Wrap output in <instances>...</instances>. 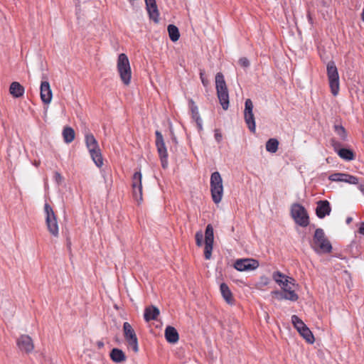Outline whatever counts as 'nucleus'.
Returning a JSON list of instances; mask_svg holds the SVG:
<instances>
[{
    "mask_svg": "<svg viewBox=\"0 0 364 364\" xmlns=\"http://www.w3.org/2000/svg\"><path fill=\"white\" fill-rule=\"evenodd\" d=\"M311 246L318 253H328L332 250V246L321 228L315 230Z\"/></svg>",
    "mask_w": 364,
    "mask_h": 364,
    "instance_id": "obj_1",
    "label": "nucleus"
},
{
    "mask_svg": "<svg viewBox=\"0 0 364 364\" xmlns=\"http://www.w3.org/2000/svg\"><path fill=\"white\" fill-rule=\"evenodd\" d=\"M215 87L219 102L223 109L227 110L230 103L229 94L224 76L221 73H218L215 75Z\"/></svg>",
    "mask_w": 364,
    "mask_h": 364,
    "instance_id": "obj_2",
    "label": "nucleus"
},
{
    "mask_svg": "<svg viewBox=\"0 0 364 364\" xmlns=\"http://www.w3.org/2000/svg\"><path fill=\"white\" fill-rule=\"evenodd\" d=\"M117 71L122 82L129 85L131 82L132 70L128 57L124 53L119 55L117 63Z\"/></svg>",
    "mask_w": 364,
    "mask_h": 364,
    "instance_id": "obj_3",
    "label": "nucleus"
},
{
    "mask_svg": "<svg viewBox=\"0 0 364 364\" xmlns=\"http://www.w3.org/2000/svg\"><path fill=\"white\" fill-rule=\"evenodd\" d=\"M85 143L92 161L97 167H101L103 165V159L98 142L94 135L87 134L85 135Z\"/></svg>",
    "mask_w": 364,
    "mask_h": 364,
    "instance_id": "obj_4",
    "label": "nucleus"
},
{
    "mask_svg": "<svg viewBox=\"0 0 364 364\" xmlns=\"http://www.w3.org/2000/svg\"><path fill=\"white\" fill-rule=\"evenodd\" d=\"M210 192L215 203H219L223 196V179L219 172L215 171L210 176Z\"/></svg>",
    "mask_w": 364,
    "mask_h": 364,
    "instance_id": "obj_5",
    "label": "nucleus"
},
{
    "mask_svg": "<svg viewBox=\"0 0 364 364\" xmlns=\"http://www.w3.org/2000/svg\"><path fill=\"white\" fill-rule=\"evenodd\" d=\"M44 210L46 213V223L48 232L55 237L59 236V227L55 215L51 206L46 203L44 205Z\"/></svg>",
    "mask_w": 364,
    "mask_h": 364,
    "instance_id": "obj_6",
    "label": "nucleus"
},
{
    "mask_svg": "<svg viewBox=\"0 0 364 364\" xmlns=\"http://www.w3.org/2000/svg\"><path fill=\"white\" fill-rule=\"evenodd\" d=\"M326 69L331 92L333 96H336L339 92V75L335 63L328 62Z\"/></svg>",
    "mask_w": 364,
    "mask_h": 364,
    "instance_id": "obj_7",
    "label": "nucleus"
},
{
    "mask_svg": "<svg viewBox=\"0 0 364 364\" xmlns=\"http://www.w3.org/2000/svg\"><path fill=\"white\" fill-rule=\"evenodd\" d=\"M291 213L296 223L300 226L306 227L309 225V215L302 205L294 204L291 207Z\"/></svg>",
    "mask_w": 364,
    "mask_h": 364,
    "instance_id": "obj_8",
    "label": "nucleus"
},
{
    "mask_svg": "<svg viewBox=\"0 0 364 364\" xmlns=\"http://www.w3.org/2000/svg\"><path fill=\"white\" fill-rule=\"evenodd\" d=\"M123 333L128 346L132 348L134 353H137L139 351L138 338L134 328L129 323H124Z\"/></svg>",
    "mask_w": 364,
    "mask_h": 364,
    "instance_id": "obj_9",
    "label": "nucleus"
},
{
    "mask_svg": "<svg viewBox=\"0 0 364 364\" xmlns=\"http://www.w3.org/2000/svg\"><path fill=\"white\" fill-rule=\"evenodd\" d=\"M253 107L252 101L250 99H247L245 102L244 119L250 131L252 133H255L256 124Z\"/></svg>",
    "mask_w": 364,
    "mask_h": 364,
    "instance_id": "obj_10",
    "label": "nucleus"
},
{
    "mask_svg": "<svg viewBox=\"0 0 364 364\" xmlns=\"http://www.w3.org/2000/svg\"><path fill=\"white\" fill-rule=\"evenodd\" d=\"M156 146L157 148V151L159 155L161 166L164 168H166L168 165L167 157L168 153L166 147V144L164 142V139L162 134L159 131H156Z\"/></svg>",
    "mask_w": 364,
    "mask_h": 364,
    "instance_id": "obj_11",
    "label": "nucleus"
},
{
    "mask_svg": "<svg viewBox=\"0 0 364 364\" xmlns=\"http://www.w3.org/2000/svg\"><path fill=\"white\" fill-rule=\"evenodd\" d=\"M234 267L240 272L254 270L259 267V262L254 259H240L236 260Z\"/></svg>",
    "mask_w": 364,
    "mask_h": 364,
    "instance_id": "obj_12",
    "label": "nucleus"
},
{
    "mask_svg": "<svg viewBox=\"0 0 364 364\" xmlns=\"http://www.w3.org/2000/svg\"><path fill=\"white\" fill-rule=\"evenodd\" d=\"M141 173L136 172L132 177L133 195L137 201L142 200V185H141Z\"/></svg>",
    "mask_w": 364,
    "mask_h": 364,
    "instance_id": "obj_13",
    "label": "nucleus"
},
{
    "mask_svg": "<svg viewBox=\"0 0 364 364\" xmlns=\"http://www.w3.org/2000/svg\"><path fill=\"white\" fill-rule=\"evenodd\" d=\"M293 285H289L286 287H282V291H275L272 294L278 295L279 299H286L291 301H296L299 296L292 289Z\"/></svg>",
    "mask_w": 364,
    "mask_h": 364,
    "instance_id": "obj_14",
    "label": "nucleus"
},
{
    "mask_svg": "<svg viewBox=\"0 0 364 364\" xmlns=\"http://www.w3.org/2000/svg\"><path fill=\"white\" fill-rule=\"evenodd\" d=\"M40 90L42 102L46 105L50 104L53 98V92L49 82L48 81L41 82Z\"/></svg>",
    "mask_w": 364,
    "mask_h": 364,
    "instance_id": "obj_15",
    "label": "nucleus"
},
{
    "mask_svg": "<svg viewBox=\"0 0 364 364\" xmlns=\"http://www.w3.org/2000/svg\"><path fill=\"white\" fill-rule=\"evenodd\" d=\"M17 345L21 351L26 353H30L34 348L31 338L27 335L21 336L17 341Z\"/></svg>",
    "mask_w": 364,
    "mask_h": 364,
    "instance_id": "obj_16",
    "label": "nucleus"
},
{
    "mask_svg": "<svg viewBox=\"0 0 364 364\" xmlns=\"http://www.w3.org/2000/svg\"><path fill=\"white\" fill-rule=\"evenodd\" d=\"M272 278L282 288L288 287L289 285L295 286L294 279L293 278L287 277L280 272H274Z\"/></svg>",
    "mask_w": 364,
    "mask_h": 364,
    "instance_id": "obj_17",
    "label": "nucleus"
},
{
    "mask_svg": "<svg viewBox=\"0 0 364 364\" xmlns=\"http://www.w3.org/2000/svg\"><path fill=\"white\" fill-rule=\"evenodd\" d=\"M145 3L149 18L155 23H158L159 12L156 4V0H145Z\"/></svg>",
    "mask_w": 364,
    "mask_h": 364,
    "instance_id": "obj_18",
    "label": "nucleus"
},
{
    "mask_svg": "<svg viewBox=\"0 0 364 364\" xmlns=\"http://www.w3.org/2000/svg\"><path fill=\"white\" fill-rule=\"evenodd\" d=\"M331 210V208L328 200H319L317 202L316 213L319 218H323L326 215H328Z\"/></svg>",
    "mask_w": 364,
    "mask_h": 364,
    "instance_id": "obj_19",
    "label": "nucleus"
},
{
    "mask_svg": "<svg viewBox=\"0 0 364 364\" xmlns=\"http://www.w3.org/2000/svg\"><path fill=\"white\" fill-rule=\"evenodd\" d=\"M159 309L155 306H149L145 308L144 318L146 322L156 320L159 316Z\"/></svg>",
    "mask_w": 364,
    "mask_h": 364,
    "instance_id": "obj_20",
    "label": "nucleus"
},
{
    "mask_svg": "<svg viewBox=\"0 0 364 364\" xmlns=\"http://www.w3.org/2000/svg\"><path fill=\"white\" fill-rule=\"evenodd\" d=\"M165 338L168 343H176L179 339V335L174 327L168 326L165 329Z\"/></svg>",
    "mask_w": 364,
    "mask_h": 364,
    "instance_id": "obj_21",
    "label": "nucleus"
},
{
    "mask_svg": "<svg viewBox=\"0 0 364 364\" xmlns=\"http://www.w3.org/2000/svg\"><path fill=\"white\" fill-rule=\"evenodd\" d=\"M220 289L225 301L230 305L234 304L235 299L228 286L225 283H222Z\"/></svg>",
    "mask_w": 364,
    "mask_h": 364,
    "instance_id": "obj_22",
    "label": "nucleus"
},
{
    "mask_svg": "<svg viewBox=\"0 0 364 364\" xmlns=\"http://www.w3.org/2000/svg\"><path fill=\"white\" fill-rule=\"evenodd\" d=\"M24 87L18 82H13L10 85L9 87V93L14 97H21L24 94Z\"/></svg>",
    "mask_w": 364,
    "mask_h": 364,
    "instance_id": "obj_23",
    "label": "nucleus"
},
{
    "mask_svg": "<svg viewBox=\"0 0 364 364\" xmlns=\"http://www.w3.org/2000/svg\"><path fill=\"white\" fill-rule=\"evenodd\" d=\"M110 358L114 363H123L127 359L124 353L119 348H113L111 350Z\"/></svg>",
    "mask_w": 364,
    "mask_h": 364,
    "instance_id": "obj_24",
    "label": "nucleus"
},
{
    "mask_svg": "<svg viewBox=\"0 0 364 364\" xmlns=\"http://www.w3.org/2000/svg\"><path fill=\"white\" fill-rule=\"evenodd\" d=\"M189 105L192 113V117L197 123L199 129H202V121L200 118L199 113L198 111V107L195 105L193 100H189Z\"/></svg>",
    "mask_w": 364,
    "mask_h": 364,
    "instance_id": "obj_25",
    "label": "nucleus"
},
{
    "mask_svg": "<svg viewBox=\"0 0 364 364\" xmlns=\"http://www.w3.org/2000/svg\"><path fill=\"white\" fill-rule=\"evenodd\" d=\"M168 36L173 42L177 41L180 38V33L178 28L173 24H170L167 28Z\"/></svg>",
    "mask_w": 364,
    "mask_h": 364,
    "instance_id": "obj_26",
    "label": "nucleus"
},
{
    "mask_svg": "<svg viewBox=\"0 0 364 364\" xmlns=\"http://www.w3.org/2000/svg\"><path fill=\"white\" fill-rule=\"evenodd\" d=\"M75 131L73 128L67 127L63 131V136L65 143L69 144L75 139Z\"/></svg>",
    "mask_w": 364,
    "mask_h": 364,
    "instance_id": "obj_27",
    "label": "nucleus"
},
{
    "mask_svg": "<svg viewBox=\"0 0 364 364\" xmlns=\"http://www.w3.org/2000/svg\"><path fill=\"white\" fill-rule=\"evenodd\" d=\"M298 332L309 343H313L314 342L315 339L314 335L307 326L300 329Z\"/></svg>",
    "mask_w": 364,
    "mask_h": 364,
    "instance_id": "obj_28",
    "label": "nucleus"
},
{
    "mask_svg": "<svg viewBox=\"0 0 364 364\" xmlns=\"http://www.w3.org/2000/svg\"><path fill=\"white\" fill-rule=\"evenodd\" d=\"M337 153L341 158L348 161L353 160L355 157L353 151L348 149H340Z\"/></svg>",
    "mask_w": 364,
    "mask_h": 364,
    "instance_id": "obj_29",
    "label": "nucleus"
},
{
    "mask_svg": "<svg viewBox=\"0 0 364 364\" xmlns=\"http://www.w3.org/2000/svg\"><path fill=\"white\" fill-rule=\"evenodd\" d=\"M279 141L277 139H269L266 142V150L270 153H275L278 150Z\"/></svg>",
    "mask_w": 364,
    "mask_h": 364,
    "instance_id": "obj_30",
    "label": "nucleus"
},
{
    "mask_svg": "<svg viewBox=\"0 0 364 364\" xmlns=\"http://www.w3.org/2000/svg\"><path fill=\"white\" fill-rule=\"evenodd\" d=\"M291 323L294 325V328L297 330V331H300V329L304 328L306 325L303 322L301 319H300L296 315H293L291 316Z\"/></svg>",
    "mask_w": 364,
    "mask_h": 364,
    "instance_id": "obj_31",
    "label": "nucleus"
},
{
    "mask_svg": "<svg viewBox=\"0 0 364 364\" xmlns=\"http://www.w3.org/2000/svg\"><path fill=\"white\" fill-rule=\"evenodd\" d=\"M213 228L210 224H209L207 225L205 232V242H213Z\"/></svg>",
    "mask_w": 364,
    "mask_h": 364,
    "instance_id": "obj_32",
    "label": "nucleus"
},
{
    "mask_svg": "<svg viewBox=\"0 0 364 364\" xmlns=\"http://www.w3.org/2000/svg\"><path fill=\"white\" fill-rule=\"evenodd\" d=\"M213 242H205L204 256L206 259H210L212 255Z\"/></svg>",
    "mask_w": 364,
    "mask_h": 364,
    "instance_id": "obj_33",
    "label": "nucleus"
},
{
    "mask_svg": "<svg viewBox=\"0 0 364 364\" xmlns=\"http://www.w3.org/2000/svg\"><path fill=\"white\" fill-rule=\"evenodd\" d=\"M345 173H335L329 176V180L337 182H344Z\"/></svg>",
    "mask_w": 364,
    "mask_h": 364,
    "instance_id": "obj_34",
    "label": "nucleus"
},
{
    "mask_svg": "<svg viewBox=\"0 0 364 364\" xmlns=\"http://www.w3.org/2000/svg\"><path fill=\"white\" fill-rule=\"evenodd\" d=\"M345 179L344 182L350 183V184H358L359 183V180L357 177L345 173Z\"/></svg>",
    "mask_w": 364,
    "mask_h": 364,
    "instance_id": "obj_35",
    "label": "nucleus"
},
{
    "mask_svg": "<svg viewBox=\"0 0 364 364\" xmlns=\"http://www.w3.org/2000/svg\"><path fill=\"white\" fill-rule=\"evenodd\" d=\"M335 130L337 134L341 137L342 139H345L346 137V130L342 126H335Z\"/></svg>",
    "mask_w": 364,
    "mask_h": 364,
    "instance_id": "obj_36",
    "label": "nucleus"
},
{
    "mask_svg": "<svg viewBox=\"0 0 364 364\" xmlns=\"http://www.w3.org/2000/svg\"><path fill=\"white\" fill-rule=\"evenodd\" d=\"M196 242L198 247H200L203 244V234L202 231H198L196 233Z\"/></svg>",
    "mask_w": 364,
    "mask_h": 364,
    "instance_id": "obj_37",
    "label": "nucleus"
},
{
    "mask_svg": "<svg viewBox=\"0 0 364 364\" xmlns=\"http://www.w3.org/2000/svg\"><path fill=\"white\" fill-rule=\"evenodd\" d=\"M238 63L243 68H247L250 65V61L247 58H241Z\"/></svg>",
    "mask_w": 364,
    "mask_h": 364,
    "instance_id": "obj_38",
    "label": "nucleus"
},
{
    "mask_svg": "<svg viewBox=\"0 0 364 364\" xmlns=\"http://www.w3.org/2000/svg\"><path fill=\"white\" fill-rule=\"evenodd\" d=\"M203 75H204V71L200 70V77L202 83L204 86H207V85L208 84V80L204 78Z\"/></svg>",
    "mask_w": 364,
    "mask_h": 364,
    "instance_id": "obj_39",
    "label": "nucleus"
},
{
    "mask_svg": "<svg viewBox=\"0 0 364 364\" xmlns=\"http://www.w3.org/2000/svg\"><path fill=\"white\" fill-rule=\"evenodd\" d=\"M54 178L58 183H60L63 181V176L58 172L55 173Z\"/></svg>",
    "mask_w": 364,
    "mask_h": 364,
    "instance_id": "obj_40",
    "label": "nucleus"
},
{
    "mask_svg": "<svg viewBox=\"0 0 364 364\" xmlns=\"http://www.w3.org/2000/svg\"><path fill=\"white\" fill-rule=\"evenodd\" d=\"M339 143L336 141L335 140H332V146L334 147V149L336 150L337 148L339 146Z\"/></svg>",
    "mask_w": 364,
    "mask_h": 364,
    "instance_id": "obj_41",
    "label": "nucleus"
},
{
    "mask_svg": "<svg viewBox=\"0 0 364 364\" xmlns=\"http://www.w3.org/2000/svg\"><path fill=\"white\" fill-rule=\"evenodd\" d=\"M215 136V139H216V140L218 141H220L221 140V139H222V135L220 133H216Z\"/></svg>",
    "mask_w": 364,
    "mask_h": 364,
    "instance_id": "obj_42",
    "label": "nucleus"
},
{
    "mask_svg": "<svg viewBox=\"0 0 364 364\" xmlns=\"http://www.w3.org/2000/svg\"><path fill=\"white\" fill-rule=\"evenodd\" d=\"M359 232L364 235V223H363L359 229Z\"/></svg>",
    "mask_w": 364,
    "mask_h": 364,
    "instance_id": "obj_43",
    "label": "nucleus"
},
{
    "mask_svg": "<svg viewBox=\"0 0 364 364\" xmlns=\"http://www.w3.org/2000/svg\"><path fill=\"white\" fill-rule=\"evenodd\" d=\"M307 17H308V19H309L310 23L312 24L313 23V20H312L311 14L309 12H308Z\"/></svg>",
    "mask_w": 364,
    "mask_h": 364,
    "instance_id": "obj_44",
    "label": "nucleus"
},
{
    "mask_svg": "<svg viewBox=\"0 0 364 364\" xmlns=\"http://www.w3.org/2000/svg\"><path fill=\"white\" fill-rule=\"evenodd\" d=\"M359 189L364 194V186H360Z\"/></svg>",
    "mask_w": 364,
    "mask_h": 364,
    "instance_id": "obj_45",
    "label": "nucleus"
},
{
    "mask_svg": "<svg viewBox=\"0 0 364 364\" xmlns=\"http://www.w3.org/2000/svg\"><path fill=\"white\" fill-rule=\"evenodd\" d=\"M98 346H99L100 347H102V346H103V343H102V342H100V343H98Z\"/></svg>",
    "mask_w": 364,
    "mask_h": 364,
    "instance_id": "obj_46",
    "label": "nucleus"
},
{
    "mask_svg": "<svg viewBox=\"0 0 364 364\" xmlns=\"http://www.w3.org/2000/svg\"><path fill=\"white\" fill-rule=\"evenodd\" d=\"M350 221H351V218H348V219H347V223H350Z\"/></svg>",
    "mask_w": 364,
    "mask_h": 364,
    "instance_id": "obj_47",
    "label": "nucleus"
}]
</instances>
